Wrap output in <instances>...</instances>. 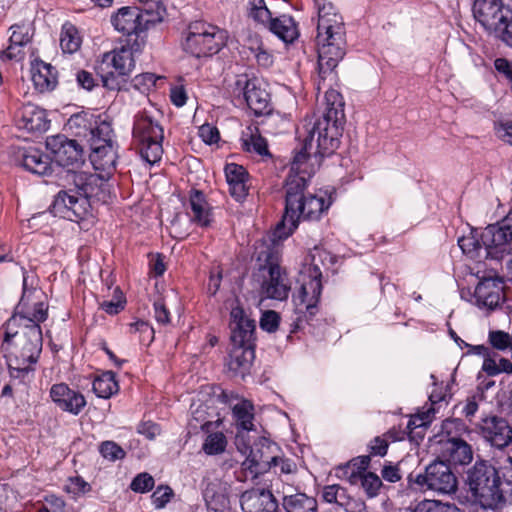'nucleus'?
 Listing matches in <instances>:
<instances>
[{
    "mask_svg": "<svg viewBox=\"0 0 512 512\" xmlns=\"http://www.w3.org/2000/svg\"><path fill=\"white\" fill-rule=\"evenodd\" d=\"M144 39L135 38L133 42L126 40V44L111 52L104 53L96 67L103 86L110 90L120 88L118 76H128L135 67L134 54L142 50Z\"/></svg>",
    "mask_w": 512,
    "mask_h": 512,
    "instance_id": "nucleus-8",
    "label": "nucleus"
},
{
    "mask_svg": "<svg viewBox=\"0 0 512 512\" xmlns=\"http://www.w3.org/2000/svg\"><path fill=\"white\" fill-rule=\"evenodd\" d=\"M78 194V190L74 192L73 190H61L59 191L50 206V211L55 215L62 218H66V216L70 213V208L73 204V200H75Z\"/></svg>",
    "mask_w": 512,
    "mask_h": 512,
    "instance_id": "nucleus-38",
    "label": "nucleus"
},
{
    "mask_svg": "<svg viewBox=\"0 0 512 512\" xmlns=\"http://www.w3.org/2000/svg\"><path fill=\"white\" fill-rule=\"evenodd\" d=\"M110 128L106 124H102L95 129H91V137L89 139L91 155L90 159L95 156L96 158H115L117 157L114 151V145L110 138Z\"/></svg>",
    "mask_w": 512,
    "mask_h": 512,
    "instance_id": "nucleus-29",
    "label": "nucleus"
},
{
    "mask_svg": "<svg viewBox=\"0 0 512 512\" xmlns=\"http://www.w3.org/2000/svg\"><path fill=\"white\" fill-rule=\"evenodd\" d=\"M227 446V440L222 432H215L209 434L203 445L202 450L207 455H218L225 451Z\"/></svg>",
    "mask_w": 512,
    "mask_h": 512,
    "instance_id": "nucleus-45",
    "label": "nucleus"
},
{
    "mask_svg": "<svg viewBox=\"0 0 512 512\" xmlns=\"http://www.w3.org/2000/svg\"><path fill=\"white\" fill-rule=\"evenodd\" d=\"M255 359V348L232 345L226 366L233 376L244 378L250 373L253 361Z\"/></svg>",
    "mask_w": 512,
    "mask_h": 512,
    "instance_id": "nucleus-27",
    "label": "nucleus"
},
{
    "mask_svg": "<svg viewBox=\"0 0 512 512\" xmlns=\"http://www.w3.org/2000/svg\"><path fill=\"white\" fill-rule=\"evenodd\" d=\"M308 277L304 278L297 296L294 298L297 317L293 322L291 333L309 322L318 313V303L322 293L321 272L317 266L309 267Z\"/></svg>",
    "mask_w": 512,
    "mask_h": 512,
    "instance_id": "nucleus-13",
    "label": "nucleus"
},
{
    "mask_svg": "<svg viewBox=\"0 0 512 512\" xmlns=\"http://www.w3.org/2000/svg\"><path fill=\"white\" fill-rule=\"evenodd\" d=\"M282 505L286 512H318L316 498L302 492L284 496Z\"/></svg>",
    "mask_w": 512,
    "mask_h": 512,
    "instance_id": "nucleus-34",
    "label": "nucleus"
},
{
    "mask_svg": "<svg viewBox=\"0 0 512 512\" xmlns=\"http://www.w3.org/2000/svg\"><path fill=\"white\" fill-rule=\"evenodd\" d=\"M361 486L369 498L376 497L382 487V481L379 476L373 472H365L359 476Z\"/></svg>",
    "mask_w": 512,
    "mask_h": 512,
    "instance_id": "nucleus-47",
    "label": "nucleus"
},
{
    "mask_svg": "<svg viewBox=\"0 0 512 512\" xmlns=\"http://www.w3.org/2000/svg\"><path fill=\"white\" fill-rule=\"evenodd\" d=\"M229 325L232 345L256 347V321L239 304L231 308Z\"/></svg>",
    "mask_w": 512,
    "mask_h": 512,
    "instance_id": "nucleus-17",
    "label": "nucleus"
},
{
    "mask_svg": "<svg viewBox=\"0 0 512 512\" xmlns=\"http://www.w3.org/2000/svg\"><path fill=\"white\" fill-rule=\"evenodd\" d=\"M257 259L263 262L260 268L268 271V278L262 285L266 296L280 301L287 299L291 285L286 272L278 265L274 252L267 248L258 253Z\"/></svg>",
    "mask_w": 512,
    "mask_h": 512,
    "instance_id": "nucleus-14",
    "label": "nucleus"
},
{
    "mask_svg": "<svg viewBox=\"0 0 512 512\" xmlns=\"http://www.w3.org/2000/svg\"><path fill=\"white\" fill-rule=\"evenodd\" d=\"M160 79L154 73H142L136 75L133 80V87L139 90L142 93L149 91L151 88L155 87L157 80Z\"/></svg>",
    "mask_w": 512,
    "mask_h": 512,
    "instance_id": "nucleus-51",
    "label": "nucleus"
},
{
    "mask_svg": "<svg viewBox=\"0 0 512 512\" xmlns=\"http://www.w3.org/2000/svg\"><path fill=\"white\" fill-rule=\"evenodd\" d=\"M481 436L493 447L503 449L512 440V427L498 416L483 418L478 425Z\"/></svg>",
    "mask_w": 512,
    "mask_h": 512,
    "instance_id": "nucleus-21",
    "label": "nucleus"
},
{
    "mask_svg": "<svg viewBox=\"0 0 512 512\" xmlns=\"http://www.w3.org/2000/svg\"><path fill=\"white\" fill-rule=\"evenodd\" d=\"M240 143L242 149L250 154L262 158H272L267 140L260 134L256 126L249 125L241 132Z\"/></svg>",
    "mask_w": 512,
    "mask_h": 512,
    "instance_id": "nucleus-30",
    "label": "nucleus"
},
{
    "mask_svg": "<svg viewBox=\"0 0 512 512\" xmlns=\"http://www.w3.org/2000/svg\"><path fill=\"white\" fill-rule=\"evenodd\" d=\"M17 326L31 327L32 325L40 326L48 317V306L44 302H38L34 305L33 311L28 314L17 313Z\"/></svg>",
    "mask_w": 512,
    "mask_h": 512,
    "instance_id": "nucleus-40",
    "label": "nucleus"
},
{
    "mask_svg": "<svg viewBox=\"0 0 512 512\" xmlns=\"http://www.w3.org/2000/svg\"><path fill=\"white\" fill-rule=\"evenodd\" d=\"M225 175L227 182L248 181V172L246 168L236 162L227 163L225 166Z\"/></svg>",
    "mask_w": 512,
    "mask_h": 512,
    "instance_id": "nucleus-54",
    "label": "nucleus"
},
{
    "mask_svg": "<svg viewBox=\"0 0 512 512\" xmlns=\"http://www.w3.org/2000/svg\"><path fill=\"white\" fill-rule=\"evenodd\" d=\"M17 117L19 128L28 132H45L50 126L45 110L32 103L23 104Z\"/></svg>",
    "mask_w": 512,
    "mask_h": 512,
    "instance_id": "nucleus-25",
    "label": "nucleus"
},
{
    "mask_svg": "<svg viewBox=\"0 0 512 512\" xmlns=\"http://www.w3.org/2000/svg\"><path fill=\"white\" fill-rule=\"evenodd\" d=\"M32 81L40 92L51 91L57 85V71L51 65L42 60H37L32 65Z\"/></svg>",
    "mask_w": 512,
    "mask_h": 512,
    "instance_id": "nucleus-31",
    "label": "nucleus"
},
{
    "mask_svg": "<svg viewBox=\"0 0 512 512\" xmlns=\"http://www.w3.org/2000/svg\"><path fill=\"white\" fill-rule=\"evenodd\" d=\"M12 34L9 38V45L2 51L4 58L20 61L24 58L23 48L32 39V27L28 23L14 24L10 27Z\"/></svg>",
    "mask_w": 512,
    "mask_h": 512,
    "instance_id": "nucleus-26",
    "label": "nucleus"
},
{
    "mask_svg": "<svg viewBox=\"0 0 512 512\" xmlns=\"http://www.w3.org/2000/svg\"><path fill=\"white\" fill-rule=\"evenodd\" d=\"M276 448V445L266 438H260L252 446H246L244 453L248 452V455L243 462L244 468L253 475L267 472L276 461Z\"/></svg>",
    "mask_w": 512,
    "mask_h": 512,
    "instance_id": "nucleus-18",
    "label": "nucleus"
},
{
    "mask_svg": "<svg viewBox=\"0 0 512 512\" xmlns=\"http://www.w3.org/2000/svg\"><path fill=\"white\" fill-rule=\"evenodd\" d=\"M199 135L206 144H213L219 140L218 129L210 125L201 126Z\"/></svg>",
    "mask_w": 512,
    "mask_h": 512,
    "instance_id": "nucleus-64",
    "label": "nucleus"
},
{
    "mask_svg": "<svg viewBox=\"0 0 512 512\" xmlns=\"http://www.w3.org/2000/svg\"><path fill=\"white\" fill-rule=\"evenodd\" d=\"M467 485L474 502L483 509L496 510L503 506L499 471L488 461H477L468 470Z\"/></svg>",
    "mask_w": 512,
    "mask_h": 512,
    "instance_id": "nucleus-7",
    "label": "nucleus"
},
{
    "mask_svg": "<svg viewBox=\"0 0 512 512\" xmlns=\"http://www.w3.org/2000/svg\"><path fill=\"white\" fill-rule=\"evenodd\" d=\"M413 512H465L454 503L439 500H423L417 504Z\"/></svg>",
    "mask_w": 512,
    "mask_h": 512,
    "instance_id": "nucleus-44",
    "label": "nucleus"
},
{
    "mask_svg": "<svg viewBox=\"0 0 512 512\" xmlns=\"http://www.w3.org/2000/svg\"><path fill=\"white\" fill-rule=\"evenodd\" d=\"M99 452L103 458L112 462L124 459L126 456V452L121 446H119L116 442L109 440L103 441L99 445Z\"/></svg>",
    "mask_w": 512,
    "mask_h": 512,
    "instance_id": "nucleus-48",
    "label": "nucleus"
},
{
    "mask_svg": "<svg viewBox=\"0 0 512 512\" xmlns=\"http://www.w3.org/2000/svg\"><path fill=\"white\" fill-rule=\"evenodd\" d=\"M465 430L466 426L460 419H446L442 424V431L449 436L446 441H441L442 456L454 465H467L473 459L471 446L465 440L452 435Z\"/></svg>",
    "mask_w": 512,
    "mask_h": 512,
    "instance_id": "nucleus-15",
    "label": "nucleus"
},
{
    "mask_svg": "<svg viewBox=\"0 0 512 512\" xmlns=\"http://www.w3.org/2000/svg\"><path fill=\"white\" fill-rule=\"evenodd\" d=\"M46 148L54 160H79L83 154V148L76 140L62 134L47 137Z\"/></svg>",
    "mask_w": 512,
    "mask_h": 512,
    "instance_id": "nucleus-24",
    "label": "nucleus"
},
{
    "mask_svg": "<svg viewBox=\"0 0 512 512\" xmlns=\"http://www.w3.org/2000/svg\"><path fill=\"white\" fill-rule=\"evenodd\" d=\"M81 45V38L79 36L77 28L71 23H65L62 26L60 46L65 53L76 52Z\"/></svg>",
    "mask_w": 512,
    "mask_h": 512,
    "instance_id": "nucleus-41",
    "label": "nucleus"
},
{
    "mask_svg": "<svg viewBox=\"0 0 512 512\" xmlns=\"http://www.w3.org/2000/svg\"><path fill=\"white\" fill-rule=\"evenodd\" d=\"M229 185L230 194L237 201H242L248 194L247 181H234L227 182Z\"/></svg>",
    "mask_w": 512,
    "mask_h": 512,
    "instance_id": "nucleus-61",
    "label": "nucleus"
},
{
    "mask_svg": "<svg viewBox=\"0 0 512 512\" xmlns=\"http://www.w3.org/2000/svg\"><path fill=\"white\" fill-rule=\"evenodd\" d=\"M472 13L486 30L502 33L512 47V0H474Z\"/></svg>",
    "mask_w": 512,
    "mask_h": 512,
    "instance_id": "nucleus-9",
    "label": "nucleus"
},
{
    "mask_svg": "<svg viewBox=\"0 0 512 512\" xmlns=\"http://www.w3.org/2000/svg\"><path fill=\"white\" fill-rule=\"evenodd\" d=\"M154 317L155 320L162 325H167L170 322V312L168 311L162 299L154 302Z\"/></svg>",
    "mask_w": 512,
    "mask_h": 512,
    "instance_id": "nucleus-59",
    "label": "nucleus"
},
{
    "mask_svg": "<svg viewBox=\"0 0 512 512\" xmlns=\"http://www.w3.org/2000/svg\"><path fill=\"white\" fill-rule=\"evenodd\" d=\"M225 32L217 26L201 21L191 23L182 44L185 52L201 58L218 53L225 45Z\"/></svg>",
    "mask_w": 512,
    "mask_h": 512,
    "instance_id": "nucleus-10",
    "label": "nucleus"
},
{
    "mask_svg": "<svg viewBox=\"0 0 512 512\" xmlns=\"http://www.w3.org/2000/svg\"><path fill=\"white\" fill-rule=\"evenodd\" d=\"M488 338L491 346L497 350L512 349V337L507 332L501 330L490 331Z\"/></svg>",
    "mask_w": 512,
    "mask_h": 512,
    "instance_id": "nucleus-50",
    "label": "nucleus"
},
{
    "mask_svg": "<svg viewBox=\"0 0 512 512\" xmlns=\"http://www.w3.org/2000/svg\"><path fill=\"white\" fill-rule=\"evenodd\" d=\"M154 478L147 472L139 473L130 483V489L136 493H146L153 489Z\"/></svg>",
    "mask_w": 512,
    "mask_h": 512,
    "instance_id": "nucleus-49",
    "label": "nucleus"
},
{
    "mask_svg": "<svg viewBox=\"0 0 512 512\" xmlns=\"http://www.w3.org/2000/svg\"><path fill=\"white\" fill-rule=\"evenodd\" d=\"M249 49L259 66L264 68L272 66L274 62L273 55L263 47L262 43H259L256 47L251 46Z\"/></svg>",
    "mask_w": 512,
    "mask_h": 512,
    "instance_id": "nucleus-55",
    "label": "nucleus"
},
{
    "mask_svg": "<svg viewBox=\"0 0 512 512\" xmlns=\"http://www.w3.org/2000/svg\"><path fill=\"white\" fill-rule=\"evenodd\" d=\"M322 499L324 502L329 504L344 506L347 503L349 497L346 488L339 484H332L323 487Z\"/></svg>",
    "mask_w": 512,
    "mask_h": 512,
    "instance_id": "nucleus-43",
    "label": "nucleus"
},
{
    "mask_svg": "<svg viewBox=\"0 0 512 512\" xmlns=\"http://www.w3.org/2000/svg\"><path fill=\"white\" fill-rule=\"evenodd\" d=\"M476 305L494 310L504 302V281L499 276L482 278L474 291Z\"/></svg>",
    "mask_w": 512,
    "mask_h": 512,
    "instance_id": "nucleus-20",
    "label": "nucleus"
},
{
    "mask_svg": "<svg viewBox=\"0 0 512 512\" xmlns=\"http://www.w3.org/2000/svg\"><path fill=\"white\" fill-rule=\"evenodd\" d=\"M486 257L503 253L506 245L512 242V211L499 223L487 226L482 231Z\"/></svg>",
    "mask_w": 512,
    "mask_h": 512,
    "instance_id": "nucleus-19",
    "label": "nucleus"
},
{
    "mask_svg": "<svg viewBox=\"0 0 512 512\" xmlns=\"http://www.w3.org/2000/svg\"><path fill=\"white\" fill-rule=\"evenodd\" d=\"M73 163L67 162V165H63L62 162H17L19 167L36 177L45 179L55 176L64 181L68 179L67 172H75L68 168Z\"/></svg>",
    "mask_w": 512,
    "mask_h": 512,
    "instance_id": "nucleus-28",
    "label": "nucleus"
},
{
    "mask_svg": "<svg viewBox=\"0 0 512 512\" xmlns=\"http://www.w3.org/2000/svg\"><path fill=\"white\" fill-rule=\"evenodd\" d=\"M389 444L387 440L382 436H376L374 437L369 445H368V451L369 454L373 456H379L384 457L387 454Z\"/></svg>",
    "mask_w": 512,
    "mask_h": 512,
    "instance_id": "nucleus-57",
    "label": "nucleus"
},
{
    "mask_svg": "<svg viewBox=\"0 0 512 512\" xmlns=\"http://www.w3.org/2000/svg\"><path fill=\"white\" fill-rule=\"evenodd\" d=\"M318 13L316 46L319 77L336 80L334 69L346 53V29L343 17L329 0H314Z\"/></svg>",
    "mask_w": 512,
    "mask_h": 512,
    "instance_id": "nucleus-4",
    "label": "nucleus"
},
{
    "mask_svg": "<svg viewBox=\"0 0 512 512\" xmlns=\"http://www.w3.org/2000/svg\"><path fill=\"white\" fill-rule=\"evenodd\" d=\"M240 505L244 512H276L278 509V501L271 491L265 489L245 491Z\"/></svg>",
    "mask_w": 512,
    "mask_h": 512,
    "instance_id": "nucleus-23",
    "label": "nucleus"
},
{
    "mask_svg": "<svg viewBox=\"0 0 512 512\" xmlns=\"http://www.w3.org/2000/svg\"><path fill=\"white\" fill-rule=\"evenodd\" d=\"M232 412L238 430H254V406L250 401L242 400L235 404Z\"/></svg>",
    "mask_w": 512,
    "mask_h": 512,
    "instance_id": "nucleus-36",
    "label": "nucleus"
},
{
    "mask_svg": "<svg viewBox=\"0 0 512 512\" xmlns=\"http://www.w3.org/2000/svg\"><path fill=\"white\" fill-rule=\"evenodd\" d=\"M191 220L201 227H207L211 222V209L200 190H192L189 197Z\"/></svg>",
    "mask_w": 512,
    "mask_h": 512,
    "instance_id": "nucleus-33",
    "label": "nucleus"
},
{
    "mask_svg": "<svg viewBox=\"0 0 512 512\" xmlns=\"http://www.w3.org/2000/svg\"><path fill=\"white\" fill-rule=\"evenodd\" d=\"M247 16L256 25L267 28L273 17L265 0H248Z\"/></svg>",
    "mask_w": 512,
    "mask_h": 512,
    "instance_id": "nucleus-37",
    "label": "nucleus"
},
{
    "mask_svg": "<svg viewBox=\"0 0 512 512\" xmlns=\"http://www.w3.org/2000/svg\"><path fill=\"white\" fill-rule=\"evenodd\" d=\"M316 172L313 162H291L285 181V209L282 220L277 224L274 235L279 239L289 237L301 220L316 221L325 213L333 199L317 194H306L308 182Z\"/></svg>",
    "mask_w": 512,
    "mask_h": 512,
    "instance_id": "nucleus-1",
    "label": "nucleus"
},
{
    "mask_svg": "<svg viewBox=\"0 0 512 512\" xmlns=\"http://www.w3.org/2000/svg\"><path fill=\"white\" fill-rule=\"evenodd\" d=\"M458 245L462 252L472 259L477 258L482 249L485 250V245L482 242V232L479 234L476 230H472L469 235L460 237Z\"/></svg>",
    "mask_w": 512,
    "mask_h": 512,
    "instance_id": "nucleus-39",
    "label": "nucleus"
},
{
    "mask_svg": "<svg viewBox=\"0 0 512 512\" xmlns=\"http://www.w3.org/2000/svg\"><path fill=\"white\" fill-rule=\"evenodd\" d=\"M94 173L87 171L67 172L68 184H73L78 189V194L73 200L70 213L66 219L75 222L86 221L93 218L92 202L106 203L110 199V177L116 170V162H91Z\"/></svg>",
    "mask_w": 512,
    "mask_h": 512,
    "instance_id": "nucleus-5",
    "label": "nucleus"
},
{
    "mask_svg": "<svg viewBox=\"0 0 512 512\" xmlns=\"http://www.w3.org/2000/svg\"><path fill=\"white\" fill-rule=\"evenodd\" d=\"M174 492L169 486H159L151 495V500L156 509H162L170 502Z\"/></svg>",
    "mask_w": 512,
    "mask_h": 512,
    "instance_id": "nucleus-53",
    "label": "nucleus"
},
{
    "mask_svg": "<svg viewBox=\"0 0 512 512\" xmlns=\"http://www.w3.org/2000/svg\"><path fill=\"white\" fill-rule=\"evenodd\" d=\"M280 316L273 310L265 311L260 319V327L269 333L275 332L279 326Z\"/></svg>",
    "mask_w": 512,
    "mask_h": 512,
    "instance_id": "nucleus-56",
    "label": "nucleus"
},
{
    "mask_svg": "<svg viewBox=\"0 0 512 512\" xmlns=\"http://www.w3.org/2000/svg\"><path fill=\"white\" fill-rule=\"evenodd\" d=\"M494 67L498 74L509 82L512 89V61L506 58H497L494 61Z\"/></svg>",
    "mask_w": 512,
    "mask_h": 512,
    "instance_id": "nucleus-58",
    "label": "nucleus"
},
{
    "mask_svg": "<svg viewBox=\"0 0 512 512\" xmlns=\"http://www.w3.org/2000/svg\"><path fill=\"white\" fill-rule=\"evenodd\" d=\"M266 29L285 43H293L299 36L297 23L287 14L273 18Z\"/></svg>",
    "mask_w": 512,
    "mask_h": 512,
    "instance_id": "nucleus-32",
    "label": "nucleus"
},
{
    "mask_svg": "<svg viewBox=\"0 0 512 512\" xmlns=\"http://www.w3.org/2000/svg\"><path fill=\"white\" fill-rule=\"evenodd\" d=\"M93 392L97 397L108 399L119 391L116 375L112 371L103 372L92 383Z\"/></svg>",
    "mask_w": 512,
    "mask_h": 512,
    "instance_id": "nucleus-35",
    "label": "nucleus"
},
{
    "mask_svg": "<svg viewBox=\"0 0 512 512\" xmlns=\"http://www.w3.org/2000/svg\"><path fill=\"white\" fill-rule=\"evenodd\" d=\"M143 8L124 6L111 16V24L116 31L133 42L144 39L141 34L151 26L163 21L166 15L165 0H138Z\"/></svg>",
    "mask_w": 512,
    "mask_h": 512,
    "instance_id": "nucleus-6",
    "label": "nucleus"
},
{
    "mask_svg": "<svg viewBox=\"0 0 512 512\" xmlns=\"http://www.w3.org/2000/svg\"><path fill=\"white\" fill-rule=\"evenodd\" d=\"M482 370L488 376H496L500 373L512 374V362L509 359L501 358L497 364L493 358L487 357L483 361Z\"/></svg>",
    "mask_w": 512,
    "mask_h": 512,
    "instance_id": "nucleus-46",
    "label": "nucleus"
},
{
    "mask_svg": "<svg viewBox=\"0 0 512 512\" xmlns=\"http://www.w3.org/2000/svg\"><path fill=\"white\" fill-rule=\"evenodd\" d=\"M498 471L503 505L505 503H512V457H507L505 464Z\"/></svg>",
    "mask_w": 512,
    "mask_h": 512,
    "instance_id": "nucleus-42",
    "label": "nucleus"
},
{
    "mask_svg": "<svg viewBox=\"0 0 512 512\" xmlns=\"http://www.w3.org/2000/svg\"><path fill=\"white\" fill-rule=\"evenodd\" d=\"M18 319L12 316L3 325L1 352L12 382L27 387L35 377L36 364L42 352L43 337L40 326H17Z\"/></svg>",
    "mask_w": 512,
    "mask_h": 512,
    "instance_id": "nucleus-3",
    "label": "nucleus"
},
{
    "mask_svg": "<svg viewBox=\"0 0 512 512\" xmlns=\"http://www.w3.org/2000/svg\"><path fill=\"white\" fill-rule=\"evenodd\" d=\"M495 133L499 139L512 145V120L495 125Z\"/></svg>",
    "mask_w": 512,
    "mask_h": 512,
    "instance_id": "nucleus-60",
    "label": "nucleus"
},
{
    "mask_svg": "<svg viewBox=\"0 0 512 512\" xmlns=\"http://www.w3.org/2000/svg\"><path fill=\"white\" fill-rule=\"evenodd\" d=\"M76 80L80 87L87 91H91L96 86V81L92 73L86 70H80L76 74Z\"/></svg>",
    "mask_w": 512,
    "mask_h": 512,
    "instance_id": "nucleus-63",
    "label": "nucleus"
},
{
    "mask_svg": "<svg viewBox=\"0 0 512 512\" xmlns=\"http://www.w3.org/2000/svg\"><path fill=\"white\" fill-rule=\"evenodd\" d=\"M133 137L138 143L142 160H161L164 130L147 111L139 112L133 124Z\"/></svg>",
    "mask_w": 512,
    "mask_h": 512,
    "instance_id": "nucleus-11",
    "label": "nucleus"
},
{
    "mask_svg": "<svg viewBox=\"0 0 512 512\" xmlns=\"http://www.w3.org/2000/svg\"><path fill=\"white\" fill-rule=\"evenodd\" d=\"M50 397L62 411L72 415H79L86 406L84 395L71 389L66 383L52 385Z\"/></svg>",
    "mask_w": 512,
    "mask_h": 512,
    "instance_id": "nucleus-22",
    "label": "nucleus"
},
{
    "mask_svg": "<svg viewBox=\"0 0 512 512\" xmlns=\"http://www.w3.org/2000/svg\"><path fill=\"white\" fill-rule=\"evenodd\" d=\"M407 480L410 488L432 490L443 495L454 494L458 489L456 475L441 460H435L426 466L424 473H410Z\"/></svg>",
    "mask_w": 512,
    "mask_h": 512,
    "instance_id": "nucleus-12",
    "label": "nucleus"
},
{
    "mask_svg": "<svg viewBox=\"0 0 512 512\" xmlns=\"http://www.w3.org/2000/svg\"><path fill=\"white\" fill-rule=\"evenodd\" d=\"M209 512H226L227 499L223 495H214L210 500L205 499Z\"/></svg>",
    "mask_w": 512,
    "mask_h": 512,
    "instance_id": "nucleus-62",
    "label": "nucleus"
},
{
    "mask_svg": "<svg viewBox=\"0 0 512 512\" xmlns=\"http://www.w3.org/2000/svg\"><path fill=\"white\" fill-rule=\"evenodd\" d=\"M233 93L238 98L242 97L255 116H271L273 107L270 94L257 79L240 75L235 81Z\"/></svg>",
    "mask_w": 512,
    "mask_h": 512,
    "instance_id": "nucleus-16",
    "label": "nucleus"
},
{
    "mask_svg": "<svg viewBox=\"0 0 512 512\" xmlns=\"http://www.w3.org/2000/svg\"><path fill=\"white\" fill-rule=\"evenodd\" d=\"M67 127L69 130L74 131L76 134H81L82 130L87 131L93 129L91 122L85 113L73 114L67 121Z\"/></svg>",
    "mask_w": 512,
    "mask_h": 512,
    "instance_id": "nucleus-52",
    "label": "nucleus"
},
{
    "mask_svg": "<svg viewBox=\"0 0 512 512\" xmlns=\"http://www.w3.org/2000/svg\"><path fill=\"white\" fill-rule=\"evenodd\" d=\"M345 116L343 96L334 89L325 92L322 114L309 123L307 136L294 149L292 160H308L312 157L326 158L339 147Z\"/></svg>",
    "mask_w": 512,
    "mask_h": 512,
    "instance_id": "nucleus-2",
    "label": "nucleus"
}]
</instances>
